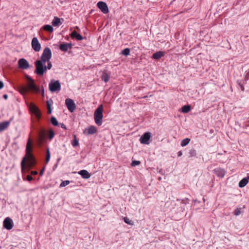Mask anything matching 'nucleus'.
<instances>
[{"mask_svg":"<svg viewBox=\"0 0 249 249\" xmlns=\"http://www.w3.org/2000/svg\"><path fill=\"white\" fill-rule=\"evenodd\" d=\"M52 57V52L48 47H46L40 57V59L35 62L36 67L35 73L38 75L42 76L46 72L47 69L50 70L52 64L50 61Z\"/></svg>","mask_w":249,"mask_h":249,"instance_id":"1","label":"nucleus"},{"mask_svg":"<svg viewBox=\"0 0 249 249\" xmlns=\"http://www.w3.org/2000/svg\"><path fill=\"white\" fill-rule=\"evenodd\" d=\"M32 143L31 140L29 139L26 147V155L22 159L21 162V167L22 170H23L25 166L26 162L30 168H33L36 164V160L32 153Z\"/></svg>","mask_w":249,"mask_h":249,"instance_id":"2","label":"nucleus"},{"mask_svg":"<svg viewBox=\"0 0 249 249\" xmlns=\"http://www.w3.org/2000/svg\"><path fill=\"white\" fill-rule=\"evenodd\" d=\"M25 78L27 80L26 86L29 91L38 93L40 91L39 88L36 85L35 81L29 75H25Z\"/></svg>","mask_w":249,"mask_h":249,"instance_id":"3","label":"nucleus"},{"mask_svg":"<svg viewBox=\"0 0 249 249\" xmlns=\"http://www.w3.org/2000/svg\"><path fill=\"white\" fill-rule=\"evenodd\" d=\"M103 106L100 105L95 110L94 114V118L96 124L100 125L102 124V120L103 118Z\"/></svg>","mask_w":249,"mask_h":249,"instance_id":"4","label":"nucleus"},{"mask_svg":"<svg viewBox=\"0 0 249 249\" xmlns=\"http://www.w3.org/2000/svg\"><path fill=\"white\" fill-rule=\"evenodd\" d=\"M49 88L52 92H59L61 90V85L58 80H51Z\"/></svg>","mask_w":249,"mask_h":249,"instance_id":"5","label":"nucleus"},{"mask_svg":"<svg viewBox=\"0 0 249 249\" xmlns=\"http://www.w3.org/2000/svg\"><path fill=\"white\" fill-rule=\"evenodd\" d=\"M29 109L36 116L37 120H39L41 117V114L38 107L33 103H31L29 106Z\"/></svg>","mask_w":249,"mask_h":249,"instance_id":"6","label":"nucleus"},{"mask_svg":"<svg viewBox=\"0 0 249 249\" xmlns=\"http://www.w3.org/2000/svg\"><path fill=\"white\" fill-rule=\"evenodd\" d=\"M65 104L68 110L71 112H73L76 107L73 101L70 98L66 99L65 100Z\"/></svg>","mask_w":249,"mask_h":249,"instance_id":"7","label":"nucleus"},{"mask_svg":"<svg viewBox=\"0 0 249 249\" xmlns=\"http://www.w3.org/2000/svg\"><path fill=\"white\" fill-rule=\"evenodd\" d=\"M32 47L36 52H39L41 49V45L39 43L37 38L34 37L32 40Z\"/></svg>","mask_w":249,"mask_h":249,"instance_id":"8","label":"nucleus"},{"mask_svg":"<svg viewBox=\"0 0 249 249\" xmlns=\"http://www.w3.org/2000/svg\"><path fill=\"white\" fill-rule=\"evenodd\" d=\"M150 137L151 133L150 132H146L141 136L140 141L142 144H148Z\"/></svg>","mask_w":249,"mask_h":249,"instance_id":"9","label":"nucleus"},{"mask_svg":"<svg viewBox=\"0 0 249 249\" xmlns=\"http://www.w3.org/2000/svg\"><path fill=\"white\" fill-rule=\"evenodd\" d=\"M13 220L10 217H6L3 221V227L7 230H10L13 227Z\"/></svg>","mask_w":249,"mask_h":249,"instance_id":"10","label":"nucleus"},{"mask_svg":"<svg viewBox=\"0 0 249 249\" xmlns=\"http://www.w3.org/2000/svg\"><path fill=\"white\" fill-rule=\"evenodd\" d=\"M97 5L98 8H99L103 13L107 14L108 13L109 10L106 3L103 1H99Z\"/></svg>","mask_w":249,"mask_h":249,"instance_id":"11","label":"nucleus"},{"mask_svg":"<svg viewBox=\"0 0 249 249\" xmlns=\"http://www.w3.org/2000/svg\"><path fill=\"white\" fill-rule=\"evenodd\" d=\"M18 67L22 69H27L29 67L28 61L24 59L21 58L18 61Z\"/></svg>","mask_w":249,"mask_h":249,"instance_id":"12","label":"nucleus"},{"mask_svg":"<svg viewBox=\"0 0 249 249\" xmlns=\"http://www.w3.org/2000/svg\"><path fill=\"white\" fill-rule=\"evenodd\" d=\"M97 132V129L96 127L91 125L88 128L85 129L84 130L83 133L85 135H93L96 133Z\"/></svg>","mask_w":249,"mask_h":249,"instance_id":"13","label":"nucleus"},{"mask_svg":"<svg viewBox=\"0 0 249 249\" xmlns=\"http://www.w3.org/2000/svg\"><path fill=\"white\" fill-rule=\"evenodd\" d=\"M46 136V132L44 130H41L38 133V142L42 144L44 143Z\"/></svg>","mask_w":249,"mask_h":249,"instance_id":"14","label":"nucleus"},{"mask_svg":"<svg viewBox=\"0 0 249 249\" xmlns=\"http://www.w3.org/2000/svg\"><path fill=\"white\" fill-rule=\"evenodd\" d=\"M214 173L218 177L223 178L225 175V171L221 168H217L213 170Z\"/></svg>","mask_w":249,"mask_h":249,"instance_id":"15","label":"nucleus"},{"mask_svg":"<svg viewBox=\"0 0 249 249\" xmlns=\"http://www.w3.org/2000/svg\"><path fill=\"white\" fill-rule=\"evenodd\" d=\"M78 174L80 175L82 177L85 179L89 178L90 177V174L85 170H82L78 172Z\"/></svg>","mask_w":249,"mask_h":249,"instance_id":"16","label":"nucleus"},{"mask_svg":"<svg viewBox=\"0 0 249 249\" xmlns=\"http://www.w3.org/2000/svg\"><path fill=\"white\" fill-rule=\"evenodd\" d=\"M71 36L72 38H76L77 40H82L83 39V36L78 34L75 31H73L71 34Z\"/></svg>","mask_w":249,"mask_h":249,"instance_id":"17","label":"nucleus"},{"mask_svg":"<svg viewBox=\"0 0 249 249\" xmlns=\"http://www.w3.org/2000/svg\"><path fill=\"white\" fill-rule=\"evenodd\" d=\"M249 180V174H248L247 177L243 178L239 183L240 187L242 188L245 187L248 183Z\"/></svg>","mask_w":249,"mask_h":249,"instance_id":"18","label":"nucleus"},{"mask_svg":"<svg viewBox=\"0 0 249 249\" xmlns=\"http://www.w3.org/2000/svg\"><path fill=\"white\" fill-rule=\"evenodd\" d=\"M9 124V121H5L0 123V132H1L6 129Z\"/></svg>","mask_w":249,"mask_h":249,"instance_id":"19","label":"nucleus"},{"mask_svg":"<svg viewBox=\"0 0 249 249\" xmlns=\"http://www.w3.org/2000/svg\"><path fill=\"white\" fill-rule=\"evenodd\" d=\"M164 55V52L159 51L154 53L153 54L152 57L155 59H159Z\"/></svg>","mask_w":249,"mask_h":249,"instance_id":"20","label":"nucleus"},{"mask_svg":"<svg viewBox=\"0 0 249 249\" xmlns=\"http://www.w3.org/2000/svg\"><path fill=\"white\" fill-rule=\"evenodd\" d=\"M55 135L54 132L51 129L48 130L47 132L48 138L50 141H51Z\"/></svg>","mask_w":249,"mask_h":249,"instance_id":"21","label":"nucleus"},{"mask_svg":"<svg viewBox=\"0 0 249 249\" xmlns=\"http://www.w3.org/2000/svg\"><path fill=\"white\" fill-rule=\"evenodd\" d=\"M60 18L57 17H54L53 20L52 21V25L53 26H58L61 24Z\"/></svg>","mask_w":249,"mask_h":249,"instance_id":"22","label":"nucleus"},{"mask_svg":"<svg viewBox=\"0 0 249 249\" xmlns=\"http://www.w3.org/2000/svg\"><path fill=\"white\" fill-rule=\"evenodd\" d=\"M19 92L22 94H25L29 92V91L28 90L26 86H21L20 87Z\"/></svg>","mask_w":249,"mask_h":249,"instance_id":"23","label":"nucleus"},{"mask_svg":"<svg viewBox=\"0 0 249 249\" xmlns=\"http://www.w3.org/2000/svg\"><path fill=\"white\" fill-rule=\"evenodd\" d=\"M43 28L45 31L50 33H52L53 31V27L50 25H45L43 27Z\"/></svg>","mask_w":249,"mask_h":249,"instance_id":"24","label":"nucleus"},{"mask_svg":"<svg viewBox=\"0 0 249 249\" xmlns=\"http://www.w3.org/2000/svg\"><path fill=\"white\" fill-rule=\"evenodd\" d=\"M102 80L107 82L109 79V75L106 72H104L101 77Z\"/></svg>","mask_w":249,"mask_h":249,"instance_id":"25","label":"nucleus"},{"mask_svg":"<svg viewBox=\"0 0 249 249\" xmlns=\"http://www.w3.org/2000/svg\"><path fill=\"white\" fill-rule=\"evenodd\" d=\"M181 109L183 113H188L191 110V107L189 105H185L182 107Z\"/></svg>","mask_w":249,"mask_h":249,"instance_id":"26","label":"nucleus"},{"mask_svg":"<svg viewBox=\"0 0 249 249\" xmlns=\"http://www.w3.org/2000/svg\"><path fill=\"white\" fill-rule=\"evenodd\" d=\"M71 144L73 147H76L79 145V142L76 138V135L73 136V140L71 142Z\"/></svg>","mask_w":249,"mask_h":249,"instance_id":"27","label":"nucleus"},{"mask_svg":"<svg viewBox=\"0 0 249 249\" xmlns=\"http://www.w3.org/2000/svg\"><path fill=\"white\" fill-rule=\"evenodd\" d=\"M190 142V139L189 138H186L182 140L181 142V146H185L187 145Z\"/></svg>","mask_w":249,"mask_h":249,"instance_id":"28","label":"nucleus"},{"mask_svg":"<svg viewBox=\"0 0 249 249\" xmlns=\"http://www.w3.org/2000/svg\"><path fill=\"white\" fill-rule=\"evenodd\" d=\"M60 49L63 52H67L68 50V47L66 43L61 44L59 46Z\"/></svg>","mask_w":249,"mask_h":249,"instance_id":"29","label":"nucleus"},{"mask_svg":"<svg viewBox=\"0 0 249 249\" xmlns=\"http://www.w3.org/2000/svg\"><path fill=\"white\" fill-rule=\"evenodd\" d=\"M50 159V153L49 151V149L48 148L46 150V159H45V163L47 164Z\"/></svg>","mask_w":249,"mask_h":249,"instance_id":"30","label":"nucleus"},{"mask_svg":"<svg viewBox=\"0 0 249 249\" xmlns=\"http://www.w3.org/2000/svg\"><path fill=\"white\" fill-rule=\"evenodd\" d=\"M51 122L54 126H57L58 124V121H57L56 119L53 116H52L51 118Z\"/></svg>","mask_w":249,"mask_h":249,"instance_id":"31","label":"nucleus"},{"mask_svg":"<svg viewBox=\"0 0 249 249\" xmlns=\"http://www.w3.org/2000/svg\"><path fill=\"white\" fill-rule=\"evenodd\" d=\"M129 53H130V50L128 48H125L124 50H123L122 52V54L125 56H127V55H129Z\"/></svg>","mask_w":249,"mask_h":249,"instance_id":"32","label":"nucleus"},{"mask_svg":"<svg viewBox=\"0 0 249 249\" xmlns=\"http://www.w3.org/2000/svg\"><path fill=\"white\" fill-rule=\"evenodd\" d=\"M189 153L190 157H195L196 155V151L194 149L190 150Z\"/></svg>","mask_w":249,"mask_h":249,"instance_id":"33","label":"nucleus"},{"mask_svg":"<svg viewBox=\"0 0 249 249\" xmlns=\"http://www.w3.org/2000/svg\"><path fill=\"white\" fill-rule=\"evenodd\" d=\"M242 212V209L241 208H237L234 211V214L235 215H239Z\"/></svg>","mask_w":249,"mask_h":249,"instance_id":"34","label":"nucleus"},{"mask_svg":"<svg viewBox=\"0 0 249 249\" xmlns=\"http://www.w3.org/2000/svg\"><path fill=\"white\" fill-rule=\"evenodd\" d=\"M69 183H70L69 180L63 181L61 183V184L60 185V187H65V186L68 185V184H69Z\"/></svg>","mask_w":249,"mask_h":249,"instance_id":"35","label":"nucleus"},{"mask_svg":"<svg viewBox=\"0 0 249 249\" xmlns=\"http://www.w3.org/2000/svg\"><path fill=\"white\" fill-rule=\"evenodd\" d=\"M141 162L138 160H133L131 162V165L133 166H135L136 165H138L140 164Z\"/></svg>","mask_w":249,"mask_h":249,"instance_id":"36","label":"nucleus"},{"mask_svg":"<svg viewBox=\"0 0 249 249\" xmlns=\"http://www.w3.org/2000/svg\"><path fill=\"white\" fill-rule=\"evenodd\" d=\"M47 113L48 114H51L52 113V109L51 107V105L49 104V102H47Z\"/></svg>","mask_w":249,"mask_h":249,"instance_id":"37","label":"nucleus"},{"mask_svg":"<svg viewBox=\"0 0 249 249\" xmlns=\"http://www.w3.org/2000/svg\"><path fill=\"white\" fill-rule=\"evenodd\" d=\"M124 221L128 224H131V221L129 220V219L126 217H124Z\"/></svg>","mask_w":249,"mask_h":249,"instance_id":"38","label":"nucleus"},{"mask_svg":"<svg viewBox=\"0 0 249 249\" xmlns=\"http://www.w3.org/2000/svg\"><path fill=\"white\" fill-rule=\"evenodd\" d=\"M45 170V167H44L39 172V176H42L44 173Z\"/></svg>","mask_w":249,"mask_h":249,"instance_id":"39","label":"nucleus"},{"mask_svg":"<svg viewBox=\"0 0 249 249\" xmlns=\"http://www.w3.org/2000/svg\"><path fill=\"white\" fill-rule=\"evenodd\" d=\"M238 82V84H239V85L241 90L242 91H244V86L241 83V82Z\"/></svg>","mask_w":249,"mask_h":249,"instance_id":"40","label":"nucleus"},{"mask_svg":"<svg viewBox=\"0 0 249 249\" xmlns=\"http://www.w3.org/2000/svg\"><path fill=\"white\" fill-rule=\"evenodd\" d=\"M27 179L29 181H31L33 179V177L31 176H30V175H27Z\"/></svg>","mask_w":249,"mask_h":249,"instance_id":"41","label":"nucleus"},{"mask_svg":"<svg viewBox=\"0 0 249 249\" xmlns=\"http://www.w3.org/2000/svg\"><path fill=\"white\" fill-rule=\"evenodd\" d=\"M31 175H36L38 174V172L36 171H32L31 172Z\"/></svg>","mask_w":249,"mask_h":249,"instance_id":"42","label":"nucleus"},{"mask_svg":"<svg viewBox=\"0 0 249 249\" xmlns=\"http://www.w3.org/2000/svg\"><path fill=\"white\" fill-rule=\"evenodd\" d=\"M182 155V152L181 151H179L178 152V157H180Z\"/></svg>","mask_w":249,"mask_h":249,"instance_id":"43","label":"nucleus"},{"mask_svg":"<svg viewBox=\"0 0 249 249\" xmlns=\"http://www.w3.org/2000/svg\"><path fill=\"white\" fill-rule=\"evenodd\" d=\"M3 87V82L1 81H0V89H2Z\"/></svg>","mask_w":249,"mask_h":249,"instance_id":"44","label":"nucleus"},{"mask_svg":"<svg viewBox=\"0 0 249 249\" xmlns=\"http://www.w3.org/2000/svg\"><path fill=\"white\" fill-rule=\"evenodd\" d=\"M66 44H67V47H68V48H69V47H70V48H71V47H72V44H71V43H66Z\"/></svg>","mask_w":249,"mask_h":249,"instance_id":"45","label":"nucleus"},{"mask_svg":"<svg viewBox=\"0 0 249 249\" xmlns=\"http://www.w3.org/2000/svg\"><path fill=\"white\" fill-rule=\"evenodd\" d=\"M61 127L64 129H66V127L65 125L63 124H61Z\"/></svg>","mask_w":249,"mask_h":249,"instance_id":"46","label":"nucleus"},{"mask_svg":"<svg viewBox=\"0 0 249 249\" xmlns=\"http://www.w3.org/2000/svg\"><path fill=\"white\" fill-rule=\"evenodd\" d=\"M3 98L5 99H7L8 98V95L7 94H4L3 95Z\"/></svg>","mask_w":249,"mask_h":249,"instance_id":"47","label":"nucleus"},{"mask_svg":"<svg viewBox=\"0 0 249 249\" xmlns=\"http://www.w3.org/2000/svg\"><path fill=\"white\" fill-rule=\"evenodd\" d=\"M246 78L247 79L249 78V71L246 74Z\"/></svg>","mask_w":249,"mask_h":249,"instance_id":"48","label":"nucleus"},{"mask_svg":"<svg viewBox=\"0 0 249 249\" xmlns=\"http://www.w3.org/2000/svg\"><path fill=\"white\" fill-rule=\"evenodd\" d=\"M75 28H76V29H77V30H78V29H79V28H78L77 26H76V27H75Z\"/></svg>","mask_w":249,"mask_h":249,"instance_id":"49","label":"nucleus"}]
</instances>
